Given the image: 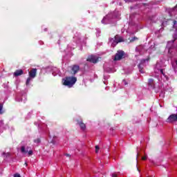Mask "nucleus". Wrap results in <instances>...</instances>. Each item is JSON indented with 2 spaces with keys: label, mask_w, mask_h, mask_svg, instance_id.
<instances>
[{
  "label": "nucleus",
  "mask_w": 177,
  "mask_h": 177,
  "mask_svg": "<svg viewBox=\"0 0 177 177\" xmlns=\"http://www.w3.org/2000/svg\"><path fill=\"white\" fill-rule=\"evenodd\" d=\"M160 73L162 74V75L164 77H167V75H165V73H164V69H160Z\"/></svg>",
  "instance_id": "obj_16"
},
{
  "label": "nucleus",
  "mask_w": 177,
  "mask_h": 177,
  "mask_svg": "<svg viewBox=\"0 0 177 177\" xmlns=\"http://www.w3.org/2000/svg\"><path fill=\"white\" fill-rule=\"evenodd\" d=\"M76 121L82 131H85V129H86V125L84 122H82V119H77Z\"/></svg>",
  "instance_id": "obj_6"
},
{
  "label": "nucleus",
  "mask_w": 177,
  "mask_h": 177,
  "mask_svg": "<svg viewBox=\"0 0 177 177\" xmlns=\"http://www.w3.org/2000/svg\"><path fill=\"white\" fill-rule=\"evenodd\" d=\"M3 104L0 103V115L3 114Z\"/></svg>",
  "instance_id": "obj_11"
},
{
  "label": "nucleus",
  "mask_w": 177,
  "mask_h": 177,
  "mask_svg": "<svg viewBox=\"0 0 177 177\" xmlns=\"http://www.w3.org/2000/svg\"><path fill=\"white\" fill-rule=\"evenodd\" d=\"M28 156H32V150H30V151L28 152Z\"/></svg>",
  "instance_id": "obj_20"
},
{
  "label": "nucleus",
  "mask_w": 177,
  "mask_h": 177,
  "mask_svg": "<svg viewBox=\"0 0 177 177\" xmlns=\"http://www.w3.org/2000/svg\"><path fill=\"white\" fill-rule=\"evenodd\" d=\"M175 71H176V68H174Z\"/></svg>",
  "instance_id": "obj_27"
},
{
  "label": "nucleus",
  "mask_w": 177,
  "mask_h": 177,
  "mask_svg": "<svg viewBox=\"0 0 177 177\" xmlns=\"http://www.w3.org/2000/svg\"><path fill=\"white\" fill-rule=\"evenodd\" d=\"M63 85L71 88L77 82V77H67L62 80Z\"/></svg>",
  "instance_id": "obj_1"
},
{
  "label": "nucleus",
  "mask_w": 177,
  "mask_h": 177,
  "mask_svg": "<svg viewBox=\"0 0 177 177\" xmlns=\"http://www.w3.org/2000/svg\"><path fill=\"white\" fill-rule=\"evenodd\" d=\"M87 62H90V63H98L99 62V58L96 57L95 55H90L87 57Z\"/></svg>",
  "instance_id": "obj_4"
},
{
  "label": "nucleus",
  "mask_w": 177,
  "mask_h": 177,
  "mask_svg": "<svg viewBox=\"0 0 177 177\" xmlns=\"http://www.w3.org/2000/svg\"><path fill=\"white\" fill-rule=\"evenodd\" d=\"M109 42H112V46L114 48L115 45L120 44V42H124V39L122 37L120 36L119 35H116L114 38H109Z\"/></svg>",
  "instance_id": "obj_2"
},
{
  "label": "nucleus",
  "mask_w": 177,
  "mask_h": 177,
  "mask_svg": "<svg viewBox=\"0 0 177 177\" xmlns=\"http://www.w3.org/2000/svg\"><path fill=\"white\" fill-rule=\"evenodd\" d=\"M148 85L154 89L156 88V84H154V80L153 79H149L148 80Z\"/></svg>",
  "instance_id": "obj_9"
},
{
  "label": "nucleus",
  "mask_w": 177,
  "mask_h": 177,
  "mask_svg": "<svg viewBox=\"0 0 177 177\" xmlns=\"http://www.w3.org/2000/svg\"><path fill=\"white\" fill-rule=\"evenodd\" d=\"M31 78L32 77H28L26 80V85H30V82H31Z\"/></svg>",
  "instance_id": "obj_12"
},
{
  "label": "nucleus",
  "mask_w": 177,
  "mask_h": 177,
  "mask_svg": "<svg viewBox=\"0 0 177 177\" xmlns=\"http://www.w3.org/2000/svg\"><path fill=\"white\" fill-rule=\"evenodd\" d=\"M117 176H118V174L117 173L112 174V177H117Z\"/></svg>",
  "instance_id": "obj_21"
},
{
  "label": "nucleus",
  "mask_w": 177,
  "mask_h": 177,
  "mask_svg": "<svg viewBox=\"0 0 177 177\" xmlns=\"http://www.w3.org/2000/svg\"><path fill=\"white\" fill-rule=\"evenodd\" d=\"M136 40H138V37H134L131 38V39L130 40V42H134V41H136Z\"/></svg>",
  "instance_id": "obj_15"
},
{
  "label": "nucleus",
  "mask_w": 177,
  "mask_h": 177,
  "mask_svg": "<svg viewBox=\"0 0 177 177\" xmlns=\"http://www.w3.org/2000/svg\"><path fill=\"white\" fill-rule=\"evenodd\" d=\"M138 68H139V71L140 73H143V67L142 66V64H139L138 66Z\"/></svg>",
  "instance_id": "obj_10"
},
{
  "label": "nucleus",
  "mask_w": 177,
  "mask_h": 177,
  "mask_svg": "<svg viewBox=\"0 0 177 177\" xmlns=\"http://www.w3.org/2000/svg\"><path fill=\"white\" fill-rule=\"evenodd\" d=\"M25 165H27V162L25 163Z\"/></svg>",
  "instance_id": "obj_28"
},
{
  "label": "nucleus",
  "mask_w": 177,
  "mask_h": 177,
  "mask_svg": "<svg viewBox=\"0 0 177 177\" xmlns=\"http://www.w3.org/2000/svg\"><path fill=\"white\" fill-rule=\"evenodd\" d=\"M100 147L98 145L95 146V153H99Z\"/></svg>",
  "instance_id": "obj_17"
},
{
  "label": "nucleus",
  "mask_w": 177,
  "mask_h": 177,
  "mask_svg": "<svg viewBox=\"0 0 177 177\" xmlns=\"http://www.w3.org/2000/svg\"><path fill=\"white\" fill-rule=\"evenodd\" d=\"M29 77L30 78H35L37 77V68H32L29 71Z\"/></svg>",
  "instance_id": "obj_7"
},
{
  "label": "nucleus",
  "mask_w": 177,
  "mask_h": 177,
  "mask_svg": "<svg viewBox=\"0 0 177 177\" xmlns=\"http://www.w3.org/2000/svg\"><path fill=\"white\" fill-rule=\"evenodd\" d=\"M149 60H150V59L149 58H147V59H145V62L147 61V62H149Z\"/></svg>",
  "instance_id": "obj_25"
},
{
  "label": "nucleus",
  "mask_w": 177,
  "mask_h": 177,
  "mask_svg": "<svg viewBox=\"0 0 177 177\" xmlns=\"http://www.w3.org/2000/svg\"><path fill=\"white\" fill-rule=\"evenodd\" d=\"M24 74V71H23L22 69L17 70L14 73V76L15 77H19V75H23Z\"/></svg>",
  "instance_id": "obj_8"
},
{
  "label": "nucleus",
  "mask_w": 177,
  "mask_h": 177,
  "mask_svg": "<svg viewBox=\"0 0 177 177\" xmlns=\"http://www.w3.org/2000/svg\"><path fill=\"white\" fill-rule=\"evenodd\" d=\"M124 56H125V53L122 50H118L117 53L115 55V58L113 60L118 61L124 59Z\"/></svg>",
  "instance_id": "obj_3"
},
{
  "label": "nucleus",
  "mask_w": 177,
  "mask_h": 177,
  "mask_svg": "<svg viewBox=\"0 0 177 177\" xmlns=\"http://www.w3.org/2000/svg\"><path fill=\"white\" fill-rule=\"evenodd\" d=\"M3 155L6 158H8V157H10V153H3Z\"/></svg>",
  "instance_id": "obj_13"
},
{
  "label": "nucleus",
  "mask_w": 177,
  "mask_h": 177,
  "mask_svg": "<svg viewBox=\"0 0 177 177\" xmlns=\"http://www.w3.org/2000/svg\"><path fill=\"white\" fill-rule=\"evenodd\" d=\"M35 143H41V140L39 138H37L34 140Z\"/></svg>",
  "instance_id": "obj_18"
},
{
  "label": "nucleus",
  "mask_w": 177,
  "mask_h": 177,
  "mask_svg": "<svg viewBox=\"0 0 177 177\" xmlns=\"http://www.w3.org/2000/svg\"><path fill=\"white\" fill-rule=\"evenodd\" d=\"M145 63H146V59H142L140 62V64H143Z\"/></svg>",
  "instance_id": "obj_22"
},
{
  "label": "nucleus",
  "mask_w": 177,
  "mask_h": 177,
  "mask_svg": "<svg viewBox=\"0 0 177 177\" xmlns=\"http://www.w3.org/2000/svg\"><path fill=\"white\" fill-rule=\"evenodd\" d=\"M80 71V66L77 64L73 65L71 67V73L73 75H75Z\"/></svg>",
  "instance_id": "obj_5"
},
{
  "label": "nucleus",
  "mask_w": 177,
  "mask_h": 177,
  "mask_svg": "<svg viewBox=\"0 0 177 177\" xmlns=\"http://www.w3.org/2000/svg\"><path fill=\"white\" fill-rule=\"evenodd\" d=\"M21 153H27V151H26V147H21Z\"/></svg>",
  "instance_id": "obj_14"
},
{
  "label": "nucleus",
  "mask_w": 177,
  "mask_h": 177,
  "mask_svg": "<svg viewBox=\"0 0 177 177\" xmlns=\"http://www.w3.org/2000/svg\"><path fill=\"white\" fill-rule=\"evenodd\" d=\"M175 24H176V21H174V26H175Z\"/></svg>",
  "instance_id": "obj_24"
},
{
  "label": "nucleus",
  "mask_w": 177,
  "mask_h": 177,
  "mask_svg": "<svg viewBox=\"0 0 177 177\" xmlns=\"http://www.w3.org/2000/svg\"><path fill=\"white\" fill-rule=\"evenodd\" d=\"M137 170L139 171V168H137Z\"/></svg>",
  "instance_id": "obj_29"
},
{
  "label": "nucleus",
  "mask_w": 177,
  "mask_h": 177,
  "mask_svg": "<svg viewBox=\"0 0 177 177\" xmlns=\"http://www.w3.org/2000/svg\"><path fill=\"white\" fill-rule=\"evenodd\" d=\"M139 157V152L137 153V158Z\"/></svg>",
  "instance_id": "obj_26"
},
{
  "label": "nucleus",
  "mask_w": 177,
  "mask_h": 177,
  "mask_svg": "<svg viewBox=\"0 0 177 177\" xmlns=\"http://www.w3.org/2000/svg\"><path fill=\"white\" fill-rule=\"evenodd\" d=\"M142 160H143L144 161L146 160H147V155H145V156H143V157L142 158Z\"/></svg>",
  "instance_id": "obj_19"
},
{
  "label": "nucleus",
  "mask_w": 177,
  "mask_h": 177,
  "mask_svg": "<svg viewBox=\"0 0 177 177\" xmlns=\"http://www.w3.org/2000/svg\"><path fill=\"white\" fill-rule=\"evenodd\" d=\"M65 156H66V157H71V156L70 154H68V153L65 154Z\"/></svg>",
  "instance_id": "obj_23"
}]
</instances>
